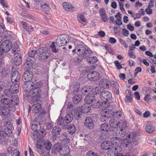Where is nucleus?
Returning a JSON list of instances; mask_svg holds the SVG:
<instances>
[{
    "mask_svg": "<svg viewBox=\"0 0 156 156\" xmlns=\"http://www.w3.org/2000/svg\"><path fill=\"white\" fill-rule=\"evenodd\" d=\"M137 134L135 132H133L130 134H126V138L122 140L120 138L113 137L111 139V145L112 147L114 146V149L116 150V147L118 144L121 142V145L123 147H127L130 144L132 146H135L137 144L138 138Z\"/></svg>",
    "mask_w": 156,
    "mask_h": 156,
    "instance_id": "obj_1",
    "label": "nucleus"
},
{
    "mask_svg": "<svg viewBox=\"0 0 156 156\" xmlns=\"http://www.w3.org/2000/svg\"><path fill=\"white\" fill-rule=\"evenodd\" d=\"M83 44V43L77 40L74 42L75 45L77 46L79 48L77 49V54L83 58H86L90 55L92 52L89 48L84 47Z\"/></svg>",
    "mask_w": 156,
    "mask_h": 156,
    "instance_id": "obj_2",
    "label": "nucleus"
},
{
    "mask_svg": "<svg viewBox=\"0 0 156 156\" xmlns=\"http://www.w3.org/2000/svg\"><path fill=\"white\" fill-rule=\"evenodd\" d=\"M37 54L39 56L41 61L46 60L50 55L48 49L46 47H42L38 49Z\"/></svg>",
    "mask_w": 156,
    "mask_h": 156,
    "instance_id": "obj_3",
    "label": "nucleus"
},
{
    "mask_svg": "<svg viewBox=\"0 0 156 156\" xmlns=\"http://www.w3.org/2000/svg\"><path fill=\"white\" fill-rule=\"evenodd\" d=\"M69 40V37L68 35L66 34L60 35L57 37L56 44L58 47H61L65 45Z\"/></svg>",
    "mask_w": 156,
    "mask_h": 156,
    "instance_id": "obj_4",
    "label": "nucleus"
},
{
    "mask_svg": "<svg viewBox=\"0 0 156 156\" xmlns=\"http://www.w3.org/2000/svg\"><path fill=\"white\" fill-rule=\"evenodd\" d=\"M10 97L11 98H9V100H8L7 104H6V106L11 110L15 108V105H18L19 102V98L16 95Z\"/></svg>",
    "mask_w": 156,
    "mask_h": 156,
    "instance_id": "obj_5",
    "label": "nucleus"
},
{
    "mask_svg": "<svg viewBox=\"0 0 156 156\" xmlns=\"http://www.w3.org/2000/svg\"><path fill=\"white\" fill-rule=\"evenodd\" d=\"M19 87L18 83L12 84L10 87L9 89L6 90V95L8 97H11L13 94H16L19 92Z\"/></svg>",
    "mask_w": 156,
    "mask_h": 156,
    "instance_id": "obj_6",
    "label": "nucleus"
},
{
    "mask_svg": "<svg viewBox=\"0 0 156 156\" xmlns=\"http://www.w3.org/2000/svg\"><path fill=\"white\" fill-rule=\"evenodd\" d=\"M5 125L6 127H7V128L5 129V131H3L2 136H3V139L7 136H9L12 135V131L10 129H12V124H11V122H7Z\"/></svg>",
    "mask_w": 156,
    "mask_h": 156,
    "instance_id": "obj_7",
    "label": "nucleus"
},
{
    "mask_svg": "<svg viewBox=\"0 0 156 156\" xmlns=\"http://www.w3.org/2000/svg\"><path fill=\"white\" fill-rule=\"evenodd\" d=\"M24 84L23 85V87L24 90L27 93L26 95L28 97L30 95L29 94V92L33 87H34V83L32 81L23 82Z\"/></svg>",
    "mask_w": 156,
    "mask_h": 156,
    "instance_id": "obj_8",
    "label": "nucleus"
},
{
    "mask_svg": "<svg viewBox=\"0 0 156 156\" xmlns=\"http://www.w3.org/2000/svg\"><path fill=\"white\" fill-rule=\"evenodd\" d=\"M12 43L10 41L6 40L2 43L0 47L6 53L10 50L12 47Z\"/></svg>",
    "mask_w": 156,
    "mask_h": 156,
    "instance_id": "obj_9",
    "label": "nucleus"
},
{
    "mask_svg": "<svg viewBox=\"0 0 156 156\" xmlns=\"http://www.w3.org/2000/svg\"><path fill=\"white\" fill-rule=\"evenodd\" d=\"M32 138L34 140L37 141V148L38 149L41 148L44 139L40 136L37 133L36 134L33 135Z\"/></svg>",
    "mask_w": 156,
    "mask_h": 156,
    "instance_id": "obj_10",
    "label": "nucleus"
},
{
    "mask_svg": "<svg viewBox=\"0 0 156 156\" xmlns=\"http://www.w3.org/2000/svg\"><path fill=\"white\" fill-rule=\"evenodd\" d=\"M123 124L121 126H123V127L121 128L120 127L118 128L115 131V134L116 136L121 139L124 137L126 135V132L124 129V126H125V124L124 122Z\"/></svg>",
    "mask_w": 156,
    "mask_h": 156,
    "instance_id": "obj_11",
    "label": "nucleus"
},
{
    "mask_svg": "<svg viewBox=\"0 0 156 156\" xmlns=\"http://www.w3.org/2000/svg\"><path fill=\"white\" fill-rule=\"evenodd\" d=\"M100 98L103 101H106L111 99L112 98L111 93L108 91L102 92L100 95Z\"/></svg>",
    "mask_w": 156,
    "mask_h": 156,
    "instance_id": "obj_12",
    "label": "nucleus"
},
{
    "mask_svg": "<svg viewBox=\"0 0 156 156\" xmlns=\"http://www.w3.org/2000/svg\"><path fill=\"white\" fill-rule=\"evenodd\" d=\"M33 78V75L31 72L27 69L23 74L22 80L23 82L31 81Z\"/></svg>",
    "mask_w": 156,
    "mask_h": 156,
    "instance_id": "obj_13",
    "label": "nucleus"
},
{
    "mask_svg": "<svg viewBox=\"0 0 156 156\" xmlns=\"http://www.w3.org/2000/svg\"><path fill=\"white\" fill-rule=\"evenodd\" d=\"M87 78L90 80L96 81L100 78L99 73L95 71L92 72H89L88 73Z\"/></svg>",
    "mask_w": 156,
    "mask_h": 156,
    "instance_id": "obj_14",
    "label": "nucleus"
},
{
    "mask_svg": "<svg viewBox=\"0 0 156 156\" xmlns=\"http://www.w3.org/2000/svg\"><path fill=\"white\" fill-rule=\"evenodd\" d=\"M62 6L64 10L67 12H73L74 11V7L69 2H63Z\"/></svg>",
    "mask_w": 156,
    "mask_h": 156,
    "instance_id": "obj_15",
    "label": "nucleus"
},
{
    "mask_svg": "<svg viewBox=\"0 0 156 156\" xmlns=\"http://www.w3.org/2000/svg\"><path fill=\"white\" fill-rule=\"evenodd\" d=\"M20 78L19 73L16 71H15L12 73L11 79L12 83H17L19 82Z\"/></svg>",
    "mask_w": 156,
    "mask_h": 156,
    "instance_id": "obj_16",
    "label": "nucleus"
},
{
    "mask_svg": "<svg viewBox=\"0 0 156 156\" xmlns=\"http://www.w3.org/2000/svg\"><path fill=\"white\" fill-rule=\"evenodd\" d=\"M58 151L60 154L62 155H64V156L69 154H68V153L69 152V148L66 145L61 146Z\"/></svg>",
    "mask_w": 156,
    "mask_h": 156,
    "instance_id": "obj_17",
    "label": "nucleus"
},
{
    "mask_svg": "<svg viewBox=\"0 0 156 156\" xmlns=\"http://www.w3.org/2000/svg\"><path fill=\"white\" fill-rule=\"evenodd\" d=\"M99 13L101 18V20L104 22H107L108 21V16L105 9L103 8L100 9Z\"/></svg>",
    "mask_w": 156,
    "mask_h": 156,
    "instance_id": "obj_18",
    "label": "nucleus"
},
{
    "mask_svg": "<svg viewBox=\"0 0 156 156\" xmlns=\"http://www.w3.org/2000/svg\"><path fill=\"white\" fill-rule=\"evenodd\" d=\"M110 83L109 80L106 79H101L99 82V85L104 88H109Z\"/></svg>",
    "mask_w": 156,
    "mask_h": 156,
    "instance_id": "obj_19",
    "label": "nucleus"
},
{
    "mask_svg": "<svg viewBox=\"0 0 156 156\" xmlns=\"http://www.w3.org/2000/svg\"><path fill=\"white\" fill-rule=\"evenodd\" d=\"M95 100V96L94 94L90 93L86 96L85 98V102L90 104L92 103Z\"/></svg>",
    "mask_w": 156,
    "mask_h": 156,
    "instance_id": "obj_20",
    "label": "nucleus"
},
{
    "mask_svg": "<svg viewBox=\"0 0 156 156\" xmlns=\"http://www.w3.org/2000/svg\"><path fill=\"white\" fill-rule=\"evenodd\" d=\"M108 116L110 117H114L117 119H119L122 115V112L120 111L115 112H112L110 111L108 112Z\"/></svg>",
    "mask_w": 156,
    "mask_h": 156,
    "instance_id": "obj_21",
    "label": "nucleus"
},
{
    "mask_svg": "<svg viewBox=\"0 0 156 156\" xmlns=\"http://www.w3.org/2000/svg\"><path fill=\"white\" fill-rule=\"evenodd\" d=\"M84 124L86 127L90 129L92 128L94 126V124L91 119L89 117H87L86 118Z\"/></svg>",
    "mask_w": 156,
    "mask_h": 156,
    "instance_id": "obj_22",
    "label": "nucleus"
},
{
    "mask_svg": "<svg viewBox=\"0 0 156 156\" xmlns=\"http://www.w3.org/2000/svg\"><path fill=\"white\" fill-rule=\"evenodd\" d=\"M119 124V126H121L123 125L122 122H117L116 119L114 118L111 119L109 121L110 126L111 127L116 128L118 127Z\"/></svg>",
    "mask_w": 156,
    "mask_h": 156,
    "instance_id": "obj_23",
    "label": "nucleus"
},
{
    "mask_svg": "<svg viewBox=\"0 0 156 156\" xmlns=\"http://www.w3.org/2000/svg\"><path fill=\"white\" fill-rule=\"evenodd\" d=\"M90 104L87 103L83 105L81 108V112L83 113H87L91 109Z\"/></svg>",
    "mask_w": 156,
    "mask_h": 156,
    "instance_id": "obj_24",
    "label": "nucleus"
},
{
    "mask_svg": "<svg viewBox=\"0 0 156 156\" xmlns=\"http://www.w3.org/2000/svg\"><path fill=\"white\" fill-rule=\"evenodd\" d=\"M34 60L28 58H27V62L24 64V66L25 69L26 68L27 69H30L31 66H32V65L34 63V58H33Z\"/></svg>",
    "mask_w": 156,
    "mask_h": 156,
    "instance_id": "obj_25",
    "label": "nucleus"
},
{
    "mask_svg": "<svg viewBox=\"0 0 156 156\" xmlns=\"http://www.w3.org/2000/svg\"><path fill=\"white\" fill-rule=\"evenodd\" d=\"M111 144V143L110 141H105L101 144V147L102 149L106 150L107 149H109L110 147H112Z\"/></svg>",
    "mask_w": 156,
    "mask_h": 156,
    "instance_id": "obj_26",
    "label": "nucleus"
},
{
    "mask_svg": "<svg viewBox=\"0 0 156 156\" xmlns=\"http://www.w3.org/2000/svg\"><path fill=\"white\" fill-rule=\"evenodd\" d=\"M41 90L39 87H34L29 92L31 93L32 95L34 96H39V93L41 92Z\"/></svg>",
    "mask_w": 156,
    "mask_h": 156,
    "instance_id": "obj_27",
    "label": "nucleus"
},
{
    "mask_svg": "<svg viewBox=\"0 0 156 156\" xmlns=\"http://www.w3.org/2000/svg\"><path fill=\"white\" fill-rule=\"evenodd\" d=\"M145 129L147 132L151 133L154 131V128L152 126L151 123L148 122L146 126Z\"/></svg>",
    "mask_w": 156,
    "mask_h": 156,
    "instance_id": "obj_28",
    "label": "nucleus"
},
{
    "mask_svg": "<svg viewBox=\"0 0 156 156\" xmlns=\"http://www.w3.org/2000/svg\"><path fill=\"white\" fill-rule=\"evenodd\" d=\"M32 107V111L34 113H37L39 112L40 110L41 109V105L39 103H36L33 105Z\"/></svg>",
    "mask_w": 156,
    "mask_h": 156,
    "instance_id": "obj_29",
    "label": "nucleus"
},
{
    "mask_svg": "<svg viewBox=\"0 0 156 156\" xmlns=\"http://www.w3.org/2000/svg\"><path fill=\"white\" fill-rule=\"evenodd\" d=\"M61 131V129L59 127L55 126L53 128L52 134L54 136H57L60 134Z\"/></svg>",
    "mask_w": 156,
    "mask_h": 156,
    "instance_id": "obj_30",
    "label": "nucleus"
},
{
    "mask_svg": "<svg viewBox=\"0 0 156 156\" xmlns=\"http://www.w3.org/2000/svg\"><path fill=\"white\" fill-rule=\"evenodd\" d=\"M44 141L42 144V147H41V149L42 148V147L45 148L46 149L50 150L52 147V144L50 142L48 141H47L46 142L44 143ZM41 149V148L40 149Z\"/></svg>",
    "mask_w": 156,
    "mask_h": 156,
    "instance_id": "obj_31",
    "label": "nucleus"
},
{
    "mask_svg": "<svg viewBox=\"0 0 156 156\" xmlns=\"http://www.w3.org/2000/svg\"><path fill=\"white\" fill-rule=\"evenodd\" d=\"M10 109L7 107L2 108L0 110V114L3 115H7L9 114Z\"/></svg>",
    "mask_w": 156,
    "mask_h": 156,
    "instance_id": "obj_32",
    "label": "nucleus"
},
{
    "mask_svg": "<svg viewBox=\"0 0 156 156\" xmlns=\"http://www.w3.org/2000/svg\"><path fill=\"white\" fill-rule=\"evenodd\" d=\"M111 84L115 92L117 95L119 94V86L118 84L114 81H112Z\"/></svg>",
    "mask_w": 156,
    "mask_h": 156,
    "instance_id": "obj_33",
    "label": "nucleus"
},
{
    "mask_svg": "<svg viewBox=\"0 0 156 156\" xmlns=\"http://www.w3.org/2000/svg\"><path fill=\"white\" fill-rule=\"evenodd\" d=\"M73 87V93L79 91L80 87V83L78 82H74L72 85Z\"/></svg>",
    "mask_w": 156,
    "mask_h": 156,
    "instance_id": "obj_34",
    "label": "nucleus"
},
{
    "mask_svg": "<svg viewBox=\"0 0 156 156\" xmlns=\"http://www.w3.org/2000/svg\"><path fill=\"white\" fill-rule=\"evenodd\" d=\"M100 129L101 130V133L103 132H107L109 130V126L108 125L107 123H104L102 124L100 127Z\"/></svg>",
    "mask_w": 156,
    "mask_h": 156,
    "instance_id": "obj_35",
    "label": "nucleus"
},
{
    "mask_svg": "<svg viewBox=\"0 0 156 156\" xmlns=\"http://www.w3.org/2000/svg\"><path fill=\"white\" fill-rule=\"evenodd\" d=\"M91 87L90 86H87L83 87L81 90V93L84 94L86 95L88 92H89L91 90Z\"/></svg>",
    "mask_w": 156,
    "mask_h": 156,
    "instance_id": "obj_36",
    "label": "nucleus"
},
{
    "mask_svg": "<svg viewBox=\"0 0 156 156\" xmlns=\"http://www.w3.org/2000/svg\"><path fill=\"white\" fill-rule=\"evenodd\" d=\"M87 61L90 64H94L97 62L98 59L96 56H90L87 58Z\"/></svg>",
    "mask_w": 156,
    "mask_h": 156,
    "instance_id": "obj_37",
    "label": "nucleus"
},
{
    "mask_svg": "<svg viewBox=\"0 0 156 156\" xmlns=\"http://www.w3.org/2000/svg\"><path fill=\"white\" fill-rule=\"evenodd\" d=\"M76 129L73 125H70L68 127V131L71 135H73L75 132Z\"/></svg>",
    "mask_w": 156,
    "mask_h": 156,
    "instance_id": "obj_38",
    "label": "nucleus"
},
{
    "mask_svg": "<svg viewBox=\"0 0 156 156\" xmlns=\"http://www.w3.org/2000/svg\"><path fill=\"white\" fill-rule=\"evenodd\" d=\"M92 93L95 95V94H99L102 91V88L100 87H96L92 90Z\"/></svg>",
    "mask_w": 156,
    "mask_h": 156,
    "instance_id": "obj_39",
    "label": "nucleus"
},
{
    "mask_svg": "<svg viewBox=\"0 0 156 156\" xmlns=\"http://www.w3.org/2000/svg\"><path fill=\"white\" fill-rule=\"evenodd\" d=\"M41 9L44 11H48L50 10V8L48 5L46 3L41 4Z\"/></svg>",
    "mask_w": 156,
    "mask_h": 156,
    "instance_id": "obj_40",
    "label": "nucleus"
},
{
    "mask_svg": "<svg viewBox=\"0 0 156 156\" xmlns=\"http://www.w3.org/2000/svg\"><path fill=\"white\" fill-rule=\"evenodd\" d=\"M101 108L102 110H105L110 106L109 103L108 101H103L101 102Z\"/></svg>",
    "mask_w": 156,
    "mask_h": 156,
    "instance_id": "obj_41",
    "label": "nucleus"
},
{
    "mask_svg": "<svg viewBox=\"0 0 156 156\" xmlns=\"http://www.w3.org/2000/svg\"><path fill=\"white\" fill-rule=\"evenodd\" d=\"M81 100V96L77 94L74 95L73 98V101L74 104L78 103Z\"/></svg>",
    "mask_w": 156,
    "mask_h": 156,
    "instance_id": "obj_42",
    "label": "nucleus"
},
{
    "mask_svg": "<svg viewBox=\"0 0 156 156\" xmlns=\"http://www.w3.org/2000/svg\"><path fill=\"white\" fill-rule=\"evenodd\" d=\"M18 55H17V56H15L16 57L14 58V62L15 64L18 66L21 63V58L20 56H18Z\"/></svg>",
    "mask_w": 156,
    "mask_h": 156,
    "instance_id": "obj_43",
    "label": "nucleus"
},
{
    "mask_svg": "<svg viewBox=\"0 0 156 156\" xmlns=\"http://www.w3.org/2000/svg\"><path fill=\"white\" fill-rule=\"evenodd\" d=\"M73 119V115L71 114H67L65 117V121L67 123L70 122Z\"/></svg>",
    "mask_w": 156,
    "mask_h": 156,
    "instance_id": "obj_44",
    "label": "nucleus"
},
{
    "mask_svg": "<svg viewBox=\"0 0 156 156\" xmlns=\"http://www.w3.org/2000/svg\"><path fill=\"white\" fill-rule=\"evenodd\" d=\"M56 42H52L50 47V48L51 49V51L54 53H56L58 51V49L56 48Z\"/></svg>",
    "mask_w": 156,
    "mask_h": 156,
    "instance_id": "obj_45",
    "label": "nucleus"
},
{
    "mask_svg": "<svg viewBox=\"0 0 156 156\" xmlns=\"http://www.w3.org/2000/svg\"><path fill=\"white\" fill-rule=\"evenodd\" d=\"M78 20L80 23H86L87 20L85 19L84 16L82 14H79L78 16Z\"/></svg>",
    "mask_w": 156,
    "mask_h": 156,
    "instance_id": "obj_46",
    "label": "nucleus"
},
{
    "mask_svg": "<svg viewBox=\"0 0 156 156\" xmlns=\"http://www.w3.org/2000/svg\"><path fill=\"white\" fill-rule=\"evenodd\" d=\"M42 138L44 137L46 134V132L44 129H42L40 130L37 133Z\"/></svg>",
    "mask_w": 156,
    "mask_h": 156,
    "instance_id": "obj_47",
    "label": "nucleus"
},
{
    "mask_svg": "<svg viewBox=\"0 0 156 156\" xmlns=\"http://www.w3.org/2000/svg\"><path fill=\"white\" fill-rule=\"evenodd\" d=\"M87 156H100L99 154L91 151H88L86 153Z\"/></svg>",
    "mask_w": 156,
    "mask_h": 156,
    "instance_id": "obj_48",
    "label": "nucleus"
},
{
    "mask_svg": "<svg viewBox=\"0 0 156 156\" xmlns=\"http://www.w3.org/2000/svg\"><path fill=\"white\" fill-rule=\"evenodd\" d=\"M105 115H102L100 118V120L101 121L103 122L106 120L107 119V117L108 116V114L107 111H105Z\"/></svg>",
    "mask_w": 156,
    "mask_h": 156,
    "instance_id": "obj_49",
    "label": "nucleus"
},
{
    "mask_svg": "<svg viewBox=\"0 0 156 156\" xmlns=\"http://www.w3.org/2000/svg\"><path fill=\"white\" fill-rule=\"evenodd\" d=\"M50 151L48 150H47L44 148V149L41 150V152L42 155L44 156H47L50 153Z\"/></svg>",
    "mask_w": 156,
    "mask_h": 156,
    "instance_id": "obj_50",
    "label": "nucleus"
},
{
    "mask_svg": "<svg viewBox=\"0 0 156 156\" xmlns=\"http://www.w3.org/2000/svg\"><path fill=\"white\" fill-rule=\"evenodd\" d=\"M113 149L112 148H109L108 149H107L106 150H108L106 154L108 156H114V152L113 153V150H114V148H113Z\"/></svg>",
    "mask_w": 156,
    "mask_h": 156,
    "instance_id": "obj_51",
    "label": "nucleus"
},
{
    "mask_svg": "<svg viewBox=\"0 0 156 156\" xmlns=\"http://www.w3.org/2000/svg\"><path fill=\"white\" fill-rule=\"evenodd\" d=\"M37 51L30 50L28 52V55L29 57L32 58L34 57L35 54H37Z\"/></svg>",
    "mask_w": 156,
    "mask_h": 156,
    "instance_id": "obj_52",
    "label": "nucleus"
},
{
    "mask_svg": "<svg viewBox=\"0 0 156 156\" xmlns=\"http://www.w3.org/2000/svg\"><path fill=\"white\" fill-rule=\"evenodd\" d=\"M61 142L65 144H68L70 142V139L68 137L65 136L63 137V139H61Z\"/></svg>",
    "mask_w": 156,
    "mask_h": 156,
    "instance_id": "obj_53",
    "label": "nucleus"
},
{
    "mask_svg": "<svg viewBox=\"0 0 156 156\" xmlns=\"http://www.w3.org/2000/svg\"><path fill=\"white\" fill-rule=\"evenodd\" d=\"M101 102L100 103L99 102L97 101L96 103L93 104V105H91V106L94 108H101Z\"/></svg>",
    "mask_w": 156,
    "mask_h": 156,
    "instance_id": "obj_54",
    "label": "nucleus"
},
{
    "mask_svg": "<svg viewBox=\"0 0 156 156\" xmlns=\"http://www.w3.org/2000/svg\"><path fill=\"white\" fill-rule=\"evenodd\" d=\"M61 144L60 143H57L55 144L53 147V149L56 151H59V148L61 147Z\"/></svg>",
    "mask_w": 156,
    "mask_h": 156,
    "instance_id": "obj_55",
    "label": "nucleus"
},
{
    "mask_svg": "<svg viewBox=\"0 0 156 156\" xmlns=\"http://www.w3.org/2000/svg\"><path fill=\"white\" fill-rule=\"evenodd\" d=\"M82 112L81 111L76 112L75 114L74 115V117L77 119H79L81 117V115Z\"/></svg>",
    "mask_w": 156,
    "mask_h": 156,
    "instance_id": "obj_56",
    "label": "nucleus"
},
{
    "mask_svg": "<svg viewBox=\"0 0 156 156\" xmlns=\"http://www.w3.org/2000/svg\"><path fill=\"white\" fill-rule=\"evenodd\" d=\"M63 119L62 117H59L57 120V124L58 126L62 125L64 122Z\"/></svg>",
    "mask_w": 156,
    "mask_h": 156,
    "instance_id": "obj_57",
    "label": "nucleus"
},
{
    "mask_svg": "<svg viewBox=\"0 0 156 156\" xmlns=\"http://www.w3.org/2000/svg\"><path fill=\"white\" fill-rule=\"evenodd\" d=\"M9 98H4L1 99V103L4 105H6V104H7L8 100H9Z\"/></svg>",
    "mask_w": 156,
    "mask_h": 156,
    "instance_id": "obj_58",
    "label": "nucleus"
},
{
    "mask_svg": "<svg viewBox=\"0 0 156 156\" xmlns=\"http://www.w3.org/2000/svg\"><path fill=\"white\" fill-rule=\"evenodd\" d=\"M39 99V96H34L32 95L31 96V100L33 103H35L37 102Z\"/></svg>",
    "mask_w": 156,
    "mask_h": 156,
    "instance_id": "obj_59",
    "label": "nucleus"
},
{
    "mask_svg": "<svg viewBox=\"0 0 156 156\" xmlns=\"http://www.w3.org/2000/svg\"><path fill=\"white\" fill-rule=\"evenodd\" d=\"M133 98L132 95L126 97L125 99V101L127 102H130L133 101Z\"/></svg>",
    "mask_w": 156,
    "mask_h": 156,
    "instance_id": "obj_60",
    "label": "nucleus"
},
{
    "mask_svg": "<svg viewBox=\"0 0 156 156\" xmlns=\"http://www.w3.org/2000/svg\"><path fill=\"white\" fill-rule=\"evenodd\" d=\"M114 63L118 69H120L122 68L121 65L118 61H115L114 62Z\"/></svg>",
    "mask_w": 156,
    "mask_h": 156,
    "instance_id": "obj_61",
    "label": "nucleus"
},
{
    "mask_svg": "<svg viewBox=\"0 0 156 156\" xmlns=\"http://www.w3.org/2000/svg\"><path fill=\"white\" fill-rule=\"evenodd\" d=\"M122 32L123 34L126 37L128 36L129 35V32L126 29H123Z\"/></svg>",
    "mask_w": 156,
    "mask_h": 156,
    "instance_id": "obj_62",
    "label": "nucleus"
},
{
    "mask_svg": "<svg viewBox=\"0 0 156 156\" xmlns=\"http://www.w3.org/2000/svg\"><path fill=\"white\" fill-rule=\"evenodd\" d=\"M20 23L21 24H22V27L26 30L27 29L28 27L27 23L23 21H20Z\"/></svg>",
    "mask_w": 156,
    "mask_h": 156,
    "instance_id": "obj_63",
    "label": "nucleus"
},
{
    "mask_svg": "<svg viewBox=\"0 0 156 156\" xmlns=\"http://www.w3.org/2000/svg\"><path fill=\"white\" fill-rule=\"evenodd\" d=\"M119 5L120 7V9L121 11L122 12H125V11L123 7L124 4L121 2H119Z\"/></svg>",
    "mask_w": 156,
    "mask_h": 156,
    "instance_id": "obj_64",
    "label": "nucleus"
}]
</instances>
